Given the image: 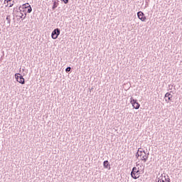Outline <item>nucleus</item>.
Instances as JSON below:
<instances>
[{
	"mask_svg": "<svg viewBox=\"0 0 182 182\" xmlns=\"http://www.w3.org/2000/svg\"><path fill=\"white\" fill-rule=\"evenodd\" d=\"M131 176L134 180H137L140 177V169L136 168V166L132 168L131 171Z\"/></svg>",
	"mask_w": 182,
	"mask_h": 182,
	"instance_id": "nucleus-1",
	"label": "nucleus"
},
{
	"mask_svg": "<svg viewBox=\"0 0 182 182\" xmlns=\"http://www.w3.org/2000/svg\"><path fill=\"white\" fill-rule=\"evenodd\" d=\"M15 78L16 79V81L20 83L21 85H25V78H23V76L21 75V73H16L14 75Z\"/></svg>",
	"mask_w": 182,
	"mask_h": 182,
	"instance_id": "nucleus-2",
	"label": "nucleus"
},
{
	"mask_svg": "<svg viewBox=\"0 0 182 182\" xmlns=\"http://www.w3.org/2000/svg\"><path fill=\"white\" fill-rule=\"evenodd\" d=\"M130 103L132 105V107L134 109H136V110H138V109H140V105L137 102V100H134L132 97L130 98Z\"/></svg>",
	"mask_w": 182,
	"mask_h": 182,
	"instance_id": "nucleus-3",
	"label": "nucleus"
},
{
	"mask_svg": "<svg viewBox=\"0 0 182 182\" xmlns=\"http://www.w3.org/2000/svg\"><path fill=\"white\" fill-rule=\"evenodd\" d=\"M60 35V29L55 28L51 33L52 39H58V37Z\"/></svg>",
	"mask_w": 182,
	"mask_h": 182,
	"instance_id": "nucleus-4",
	"label": "nucleus"
},
{
	"mask_svg": "<svg viewBox=\"0 0 182 182\" xmlns=\"http://www.w3.org/2000/svg\"><path fill=\"white\" fill-rule=\"evenodd\" d=\"M30 6L31 4H29V3H26L18 7V11H20V12H26V9H28Z\"/></svg>",
	"mask_w": 182,
	"mask_h": 182,
	"instance_id": "nucleus-5",
	"label": "nucleus"
},
{
	"mask_svg": "<svg viewBox=\"0 0 182 182\" xmlns=\"http://www.w3.org/2000/svg\"><path fill=\"white\" fill-rule=\"evenodd\" d=\"M137 16H138L139 19H140V21H141V22H146V17L144 15V13H143V11H138Z\"/></svg>",
	"mask_w": 182,
	"mask_h": 182,
	"instance_id": "nucleus-6",
	"label": "nucleus"
},
{
	"mask_svg": "<svg viewBox=\"0 0 182 182\" xmlns=\"http://www.w3.org/2000/svg\"><path fill=\"white\" fill-rule=\"evenodd\" d=\"M14 11H16V12H20L21 16H19V18H20V19H21V21H23V20L26 19V11H24V15H23V11H20L19 10L18 11V8H16V9L14 8Z\"/></svg>",
	"mask_w": 182,
	"mask_h": 182,
	"instance_id": "nucleus-7",
	"label": "nucleus"
},
{
	"mask_svg": "<svg viewBox=\"0 0 182 182\" xmlns=\"http://www.w3.org/2000/svg\"><path fill=\"white\" fill-rule=\"evenodd\" d=\"M4 4H7L6 5V7L8 8H12V6L14 5V4H15V1H12V0H4Z\"/></svg>",
	"mask_w": 182,
	"mask_h": 182,
	"instance_id": "nucleus-8",
	"label": "nucleus"
},
{
	"mask_svg": "<svg viewBox=\"0 0 182 182\" xmlns=\"http://www.w3.org/2000/svg\"><path fill=\"white\" fill-rule=\"evenodd\" d=\"M141 160L144 161V163H146V161L149 160V156L147 155V152H144L142 154L141 156Z\"/></svg>",
	"mask_w": 182,
	"mask_h": 182,
	"instance_id": "nucleus-9",
	"label": "nucleus"
},
{
	"mask_svg": "<svg viewBox=\"0 0 182 182\" xmlns=\"http://www.w3.org/2000/svg\"><path fill=\"white\" fill-rule=\"evenodd\" d=\"M103 166H104V168H109V170H110V163L109 162V161L107 160L104 161Z\"/></svg>",
	"mask_w": 182,
	"mask_h": 182,
	"instance_id": "nucleus-10",
	"label": "nucleus"
},
{
	"mask_svg": "<svg viewBox=\"0 0 182 182\" xmlns=\"http://www.w3.org/2000/svg\"><path fill=\"white\" fill-rule=\"evenodd\" d=\"M156 182H166V176L165 175L161 174V176L158 178Z\"/></svg>",
	"mask_w": 182,
	"mask_h": 182,
	"instance_id": "nucleus-11",
	"label": "nucleus"
},
{
	"mask_svg": "<svg viewBox=\"0 0 182 182\" xmlns=\"http://www.w3.org/2000/svg\"><path fill=\"white\" fill-rule=\"evenodd\" d=\"M164 97H168V102H170V101H171V99L173 98V95H171L170 92H166L165 94Z\"/></svg>",
	"mask_w": 182,
	"mask_h": 182,
	"instance_id": "nucleus-12",
	"label": "nucleus"
},
{
	"mask_svg": "<svg viewBox=\"0 0 182 182\" xmlns=\"http://www.w3.org/2000/svg\"><path fill=\"white\" fill-rule=\"evenodd\" d=\"M58 5H59V3H58V1H54L53 5L52 7L53 11H55V9H56V8H58Z\"/></svg>",
	"mask_w": 182,
	"mask_h": 182,
	"instance_id": "nucleus-13",
	"label": "nucleus"
},
{
	"mask_svg": "<svg viewBox=\"0 0 182 182\" xmlns=\"http://www.w3.org/2000/svg\"><path fill=\"white\" fill-rule=\"evenodd\" d=\"M9 26H11V16H7L6 18Z\"/></svg>",
	"mask_w": 182,
	"mask_h": 182,
	"instance_id": "nucleus-14",
	"label": "nucleus"
},
{
	"mask_svg": "<svg viewBox=\"0 0 182 182\" xmlns=\"http://www.w3.org/2000/svg\"><path fill=\"white\" fill-rule=\"evenodd\" d=\"M137 151H138L140 154H143V153H144H144H147V151L143 150V149H141V148H139L138 150H137Z\"/></svg>",
	"mask_w": 182,
	"mask_h": 182,
	"instance_id": "nucleus-15",
	"label": "nucleus"
},
{
	"mask_svg": "<svg viewBox=\"0 0 182 182\" xmlns=\"http://www.w3.org/2000/svg\"><path fill=\"white\" fill-rule=\"evenodd\" d=\"M141 156H143V154H140L138 151L135 154V157L136 159H139V157H141Z\"/></svg>",
	"mask_w": 182,
	"mask_h": 182,
	"instance_id": "nucleus-16",
	"label": "nucleus"
},
{
	"mask_svg": "<svg viewBox=\"0 0 182 182\" xmlns=\"http://www.w3.org/2000/svg\"><path fill=\"white\" fill-rule=\"evenodd\" d=\"M164 176L166 177L165 182H170V177L168 176V175L164 174Z\"/></svg>",
	"mask_w": 182,
	"mask_h": 182,
	"instance_id": "nucleus-17",
	"label": "nucleus"
},
{
	"mask_svg": "<svg viewBox=\"0 0 182 182\" xmlns=\"http://www.w3.org/2000/svg\"><path fill=\"white\" fill-rule=\"evenodd\" d=\"M27 14H31V12H32V6H28V8H27Z\"/></svg>",
	"mask_w": 182,
	"mask_h": 182,
	"instance_id": "nucleus-18",
	"label": "nucleus"
},
{
	"mask_svg": "<svg viewBox=\"0 0 182 182\" xmlns=\"http://www.w3.org/2000/svg\"><path fill=\"white\" fill-rule=\"evenodd\" d=\"M72 71V68H70V67H67L66 68H65V72L68 73H69V72H71Z\"/></svg>",
	"mask_w": 182,
	"mask_h": 182,
	"instance_id": "nucleus-19",
	"label": "nucleus"
},
{
	"mask_svg": "<svg viewBox=\"0 0 182 182\" xmlns=\"http://www.w3.org/2000/svg\"><path fill=\"white\" fill-rule=\"evenodd\" d=\"M62 1V2H63L64 4H69V0H60Z\"/></svg>",
	"mask_w": 182,
	"mask_h": 182,
	"instance_id": "nucleus-20",
	"label": "nucleus"
},
{
	"mask_svg": "<svg viewBox=\"0 0 182 182\" xmlns=\"http://www.w3.org/2000/svg\"><path fill=\"white\" fill-rule=\"evenodd\" d=\"M150 155V153L149 152H146V156H148V158H149V156Z\"/></svg>",
	"mask_w": 182,
	"mask_h": 182,
	"instance_id": "nucleus-21",
	"label": "nucleus"
},
{
	"mask_svg": "<svg viewBox=\"0 0 182 182\" xmlns=\"http://www.w3.org/2000/svg\"><path fill=\"white\" fill-rule=\"evenodd\" d=\"M136 167H137L138 166H139V164L138 162H136Z\"/></svg>",
	"mask_w": 182,
	"mask_h": 182,
	"instance_id": "nucleus-22",
	"label": "nucleus"
},
{
	"mask_svg": "<svg viewBox=\"0 0 182 182\" xmlns=\"http://www.w3.org/2000/svg\"><path fill=\"white\" fill-rule=\"evenodd\" d=\"M21 18H17V21H19Z\"/></svg>",
	"mask_w": 182,
	"mask_h": 182,
	"instance_id": "nucleus-23",
	"label": "nucleus"
},
{
	"mask_svg": "<svg viewBox=\"0 0 182 182\" xmlns=\"http://www.w3.org/2000/svg\"><path fill=\"white\" fill-rule=\"evenodd\" d=\"M166 102H168V101H167V100H166Z\"/></svg>",
	"mask_w": 182,
	"mask_h": 182,
	"instance_id": "nucleus-24",
	"label": "nucleus"
}]
</instances>
